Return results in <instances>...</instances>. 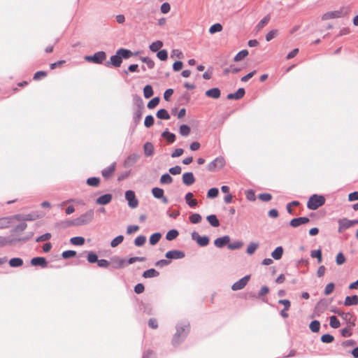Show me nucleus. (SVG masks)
Returning a JSON list of instances; mask_svg holds the SVG:
<instances>
[{"mask_svg": "<svg viewBox=\"0 0 358 358\" xmlns=\"http://www.w3.org/2000/svg\"><path fill=\"white\" fill-rule=\"evenodd\" d=\"M122 59H120V57L119 55H117V53L116 52V54L115 55H113L110 57V61H108L106 62L105 65L106 66H113L114 67H120L121 64H122Z\"/></svg>", "mask_w": 358, "mask_h": 358, "instance_id": "nucleus-14", "label": "nucleus"}, {"mask_svg": "<svg viewBox=\"0 0 358 358\" xmlns=\"http://www.w3.org/2000/svg\"><path fill=\"white\" fill-rule=\"evenodd\" d=\"M358 304V296L352 295V296H347L345 297L344 305L345 306H356Z\"/></svg>", "mask_w": 358, "mask_h": 358, "instance_id": "nucleus-24", "label": "nucleus"}, {"mask_svg": "<svg viewBox=\"0 0 358 358\" xmlns=\"http://www.w3.org/2000/svg\"><path fill=\"white\" fill-rule=\"evenodd\" d=\"M195 182V178L193 173L186 172L182 175V182L187 186L192 185Z\"/></svg>", "mask_w": 358, "mask_h": 358, "instance_id": "nucleus-21", "label": "nucleus"}, {"mask_svg": "<svg viewBox=\"0 0 358 358\" xmlns=\"http://www.w3.org/2000/svg\"><path fill=\"white\" fill-rule=\"evenodd\" d=\"M99 182H100V179L96 177L89 178L87 180V184L89 186H92V187H97L99 185Z\"/></svg>", "mask_w": 358, "mask_h": 358, "instance_id": "nucleus-49", "label": "nucleus"}, {"mask_svg": "<svg viewBox=\"0 0 358 358\" xmlns=\"http://www.w3.org/2000/svg\"><path fill=\"white\" fill-rule=\"evenodd\" d=\"M189 219L192 224H197L201 222V216L199 213H193L189 217Z\"/></svg>", "mask_w": 358, "mask_h": 358, "instance_id": "nucleus-55", "label": "nucleus"}, {"mask_svg": "<svg viewBox=\"0 0 358 358\" xmlns=\"http://www.w3.org/2000/svg\"><path fill=\"white\" fill-rule=\"evenodd\" d=\"M110 265L113 268L120 269L127 266V262L124 259L118 256H113L110 259Z\"/></svg>", "mask_w": 358, "mask_h": 358, "instance_id": "nucleus-10", "label": "nucleus"}, {"mask_svg": "<svg viewBox=\"0 0 358 358\" xmlns=\"http://www.w3.org/2000/svg\"><path fill=\"white\" fill-rule=\"evenodd\" d=\"M193 197L194 194L192 192H188L185 196V201L190 208H195L198 204L197 200L193 199Z\"/></svg>", "mask_w": 358, "mask_h": 358, "instance_id": "nucleus-22", "label": "nucleus"}, {"mask_svg": "<svg viewBox=\"0 0 358 358\" xmlns=\"http://www.w3.org/2000/svg\"><path fill=\"white\" fill-rule=\"evenodd\" d=\"M172 182L173 178L169 173H164L160 178V183L162 185H169Z\"/></svg>", "mask_w": 358, "mask_h": 358, "instance_id": "nucleus-36", "label": "nucleus"}, {"mask_svg": "<svg viewBox=\"0 0 358 358\" xmlns=\"http://www.w3.org/2000/svg\"><path fill=\"white\" fill-rule=\"evenodd\" d=\"M310 220L307 217H300L294 218L290 221V225L292 227H297L300 225L305 224L308 222H309Z\"/></svg>", "mask_w": 358, "mask_h": 358, "instance_id": "nucleus-19", "label": "nucleus"}, {"mask_svg": "<svg viewBox=\"0 0 358 358\" xmlns=\"http://www.w3.org/2000/svg\"><path fill=\"white\" fill-rule=\"evenodd\" d=\"M346 261V259L344 256V255L343 254V252H339L338 253V255H336V262L338 265H342Z\"/></svg>", "mask_w": 358, "mask_h": 358, "instance_id": "nucleus-63", "label": "nucleus"}, {"mask_svg": "<svg viewBox=\"0 0 358 358\" xmlns=\"http://www.w3.org/2000/svg\"><path fill=\"white\" fill-rule=\"evenodd\" d=\"M282 254H283L282 247L278 246L271 252V257L275 260H279L281 259Z\"/></svg>", "mask_w": 358, "mask_h": 358, "instance_id": "nucleus-28", "label": "nucleus"}, {"mask_svg": "<svg viewBox=\"0 0 358 358\" xmlns=\"http://www.w3.org/2000/svg\"><path fill=\"white\" fill-rule=\"evenodd\" d=\"M191 237L201 247H205L209 244V238L206 236H201L196 231H193L191 234Z\"/></svg>", "mask_w": 358, "mask_h": 358, "instance_id": "nucleus-8", "label": "nucleus"}, {"mask_svg": "<svg viewBox=\"0 0 358 358\" xmlns=\"http://www.w3.org/2000/svg\"><path fill=\"white\" fill-rule=\"evenodd\" d=\"M152 195L156 199H160L163 197V195L164 194V191L163 189L159 187H154L152 189Z\"/></svg>", "mask_w": 358, "mask_h": 358, "instance_id": "nucleus-38", "label": "nucleus"}, {"mask_svg": "<svg viewBox=\"0 0 358 358\" xmlns=\"http://www.w3.org/2000/svg\"><path fill=\"white\" fill-rule=\"evenodd\" d=\"M159 97H155L152 99H151L148 103V108L150 109H152L155 108L159 103Z\"/></svg>", "mask_w": 358, "mask_h": 358, "instance_id": "nucleus-60", "label": "nucleus"}, {"mask_svg": "<svg viewBox=\"0 0 358 358\" xmlns=\"http://www.w3.org/2000/svg\"><path fill=\"white\" fill-rule=\"evenodd\" d=\"M143 150L145 156H152L154 155V145L152 143L146 142L143 145Z\"/></svg>", "mask_w": 358, "mask_h": 358, "instance_id": "nucleus-26", "label": "nucleus"}, {"mask_svg": "<svg viewBox=\"0 0 358 358\" xmlns=\"http://www.w3.org/2000/svg\"><path fill=\"white\" fill-rule=\"evenodd\" d=\"M112 198L113 196L110 194H106L99 196L96 200V203L99 205H106L111 201Z\"/></svg>", "mask_w": 358, "mask_h": 358, "instance_id": "nucleus-23", "label": "nucleus"}, {"mask_svg": "<svg viewBox=\"0 0 358 358\" xmlns=\"http://www.w3.org/2000/svg\"><path fill=\"white\" fill-rule=\"evenodd\" d=\"M178 234L179 233L176 229H171L167 232L166 238L168 241H172L175 239L178 236Z\"/></svg>", "mask_w": 358, "mask_h": 358, "instance_id": "nucleus-44", "label": "nucleus"}, {"mask_svg": "<svg viewBox=\"0 0 358 358\" xmlns=\"http://www.w3.org/2000/svg\"><path fill=\"white\" fill-rule=\"evenodd\" d=\"M134 100L137 105V109L134 113L133 120L136 124H138L140 122L143 115L144 104L143 99L140 96H136L134 98Z\"/></svg>", "mask_w": 358, "mask_h": 358, "instance_id": "nucleus-5", "label": "nucleus"}, {"mask_svg": "<svg viewBox=\"0 0 358 358\" xmlns=\"http://www.w3.org/2000/svg\"><path fill=\"white\" fill-rule=\"evenodd\" d=\"M99 260L98 259V256L96 253L93 252H90L87 255V261L91 263V264H93V263H96Z\"/></svg>", "mask_w": 358, "mask_h": 358, "instance_id": "nucleus-57", "label": "nucleus"}, {"mask_svg": "<svg viewBox=\"0 0 358 358\" xmlns=\"http://www.w3.org/2000/svg\"><path fill=\"white\" fill-rule=\"evenodd\" d=\"M335 288V285L333 282H330L327 284L324 288V294L325 295H329L331 294Z\"/></svg>", "mask_w": 358, "mask_h": 358, "instance_id": "nucleus-64", "label": "nucleus"}, {"mask_svg": "<svg viewBox=\"0 0 358 358\" xmlns=\"http://www.w3.org/2000/svg\"><path fill=\"white\" fill-rule=\"evenodd\" d=\"M206 95L208 97L217 99L220 97L221 92L219 88L215 87L207 90Z\"/></svg>", "mask_w": 358, "mask_h": 358, "instance_id": "nucleus-25", "label": "nucleus"}, {"mask_svg": "<svg viewBox=\"0 0 358 358\" xmlns=\"http://www.w3.org/2000/svg\"><path fill=\"white\" fill-rule=\"evenodd\" d=\"M70 242L75 245H83L85 243V238L82 236H75L70 239Z\"/></svg>", "mask_w": 358, "mask_h": 358, "instance_id": "nucleus-41", "label": "nucleus"}, {"mask_svg": "<svg viewBox=\"0 0 358 358\" xmlns=\"http://www.w3.org/2000/svg\"><path fill=\"white\" fill-rule=\"evenodd\" d=\"M140 158V155L136 153L129 155L124 161L123 166L125 168L131 167Z\"/></svg>", "mask_w": 358, "mask_h": 358, "instance_id": "nucleus-12", "label": "nucleus"}, {"mask_svg": "<svg viewBox=\"0 0 358 358\" xmlns=\"http://www.w3.org/2000/svg\"><path fill=\"white\" fill-rule=\"evenodd\" d=\"M230 242V237L228 235L216 238L214 241V245L219 248L224 247L225 245H228Z\"/></svg>", "mask_w": 358, "mask_h": 358, "instance_id": "nucleus-20", "label": "nucleus"}, {"mask_svg": "<svg viewBox=\"0 0 358 358\" xmlns=\"http://www.w3.org/2000/svg\"><path fill=\"white\" fill-rule=\"evenodd\" d=\"M208 222L213 227H217L220 226V221L215 215H210L206 217Z\"/></svg>", "mask_w": 358, "mask_h": 358, "instance_id": "nucleus-31", "label": "nucleus"}, {"mask_svg": "<svg viewBox=\"0 0 358 358\" xmlns=\"http://www.w3.org/2000/svg\"><path fill=\"white\" fill-rule=\"evenodd\" d=\"M125 199L128 201V205L131 208H136L138 205V200L136 199L135 192L132 190L125 192Z\"/></svg>", "mask_w": 358, "mask_h": 358, "instance_id": "nucleus-7", "label": "nucleus"}, {"mask_svg": "<svg viewBox=\"0 0 358 358\" xmlns=\"http://www.w3.org/2000/svg\"><path fill=\"white\" fill-rule=\"evenodd\" d=\"M190 133V127L187 124H182L180 127V134L183 136H187Z\"/></svg>", "mask_w": 358, "mask_h": 358, "instance_id": "nucleus-54", "label": "nucleus"}, {"mask_svg": "<svg viewBox=\"0 0 358 358\" xmlns=\"http://www.w3.org/2000/svg\"><path fill=\"white\" fill-rule=\"evenodd\" d=\"M225 164L224 159L222 157H216L208 165V170L209 171H214L217 169H222Z\"/></svg>", "mask_w": 358, "mask_h": 358, "instance_id": "nucleus-9", "label": "nucleus"}, {"mask_svg": "<svg viewBox=\"0 0 358 358\" xmlns=\"http://www.w3.org/2000/svg\"><path fill=\"white\" fill-rule=\"evenodd\" d=\"M9 264L11 267H19L23 264V260L19 257H14L10 259Z\"/></svg>", "mask_w": 358, "mask_h": 358, "instance_id": "nucleus-35", "label": "nucleus"}, {"mask_svg": "<svg viewBox=\"0 0 358 358\" xmlns=\"http://www.w3.org/2000/svg\"><path fill=\"white\" fill-rule=\"evenodd\" d=\"M154 121H155V120H154V117L152 115H147L145 117V121H144L145 127L147 128L152 127L154 124Z\"/></svg>", "mask_w": 358, "mask_h": 358, "instance_id": "nucleus-56", "label": "nucleus"}, {"mask_svg": "<svg viewBox=\"0 0 358 358\" xmlns=\"http://www.w3.org/2000/svg\"><path fill=\"white\" fill-rule=\"evenodd\" d=\"M258 243H250L247 248V253L250 255L255 253V250L258 248Z\"/></svg>", "mask_w": 358, "mask_h": 358, "instance_id": "nucleus-47", "label": "nucleus"}, {"mask_svg": "<svg viewBox=\"0 0 358 358\" xmlns=\"http://www.w3.org/2000/svg\"><path fill=\"white\" fill-rule=\"evenodd\" d=\"M159 273L154 268H150L145 271L143 273V277L145 278L157 277Z\"/></svg>", "mask_w": 358, "mask_h": 358, "instance_id": "nucleus-30", "label": "nucleus"}, {"mask_svg": "<svg viewBox=\"0 0 358 358\" xmlns=\"http://www.w3.org/2000/svg\"><path fill=\"white\" fill-rule=\"evenodd\" d=\"M124 240V236L122 235H119L115 238H113L110 242V246L112 248H115L119 245Z\"/></svg>", "mask_w": 358, "mask_h": 358, "instance_id": "nucleus-46", "label": "nucleus"}, {"mask_svg": "<svg viewBox=\"0 0 358 358\" xmlns=\"http://www.w3.org/2000/svg\"><path fill=\"white\" fill-rule=\"evenodd\" d=\"M310 257L312 258H317V262H322V251L321 250H315L310 252Z\"/></svg>", "mask_w": 358, "mask_h": 358, "instance_id": "nucleus-48", "label": "nucleus"}, {"mask_svg": "<svg viewBox=\"0 0 358 358\" xmlns=\"http://www.w3.org/2000/svg\"><path fill=\"white\" fill-rule=\"evenodd\" d=\"M190 325L188 322H182L176 325V332L172 339V344L174 346L179 345L187 336L189 332Z\"/></svg>", "mask_w": 358, "mask_h": 358, "instance_id": "nucleus-1", "label": "nucleus"}, {"mask_svg": "<svg viewBox=\"0 0 358 358\" xmlns=\"http://www.w3.org/2000/svg\"><path fill=\"white\" fill-rule=\"evenodd\" d=\"M222 30V26L220 23H215L210 27L209 32L211 34H213L215 33L220 32Z\"/></svg>", "mask_w": 358, "mask_h": 358, "instance_id": "nucleus-53", "label": "nucleus"}, {"mask_svg": "<svg viewBox=\"0 0 358 358\" xmlns=\"http://www.w3.org/2000/svg\"><path fill=\"white\" fill-rule=\"evenodd\" d=\"M157 117L161 120H169L170 115L166 109L162 108L157 113Z\"/></svg>", "mask_w": 358, "mask_h": 358, "instance_id": "nucleus-33", "label": "nucleus"}, {"mask_svg": "<svg viewBox=\"0 0 358 358\" xmlns=\"http://www.w3.org/2000/svg\"><path fill=\"white\" fill-rule=\"evenodd\" d=\"M329 324L334 329H337L341 325L339 320L334 315L329 317Z\"/></svg>", "mask_w": 358, "mask_h": 358, "instance_id": "nucleus-45", "label": "nucleus"}, {"mask_svg": "<svg viewBox=\"0 0 358 358\" xmlns=\"http://www.w3.org/2000/svg\"><path fill=\"white\" fill-rule=\"evenodd\" d=\"M325 203V199L322 195L313 194L308 201L307 208L310 210H317Z\"/></svg>", "mask_w": 358, "mask_h": 358, "instance_id": "nucleus-4", "label": "nucleus"}, {"mask_svg": "<svg viewBox=\"0 0 358 358\" xmlns=\"http://www.w3.org/2000/svg\"><path fill=\"white\" fill-rule=\"evenodd\" d=\"M309 328L311 331L316 333L318 332L320 328V323L318 320H313L310 322Z\"/></svg>", "mask_w": 358, "mask_h": 358, "instance_id": "nucleus-43", "label": "nucleus"}, {"mask_svg": "<svg viewBox=\"0 0 358 358\" xmlns=\"http://www.w3.org/2000/svg\"><path fill=\"white\" fill-rule=\"evenodd\" d=\"M248 55V51L247 50H243L238 52L234 58V62H239L243 60L245 57Z\"/></svg>", "mask_w": 358, "mask_h": 358, "instance_id": "nucleus-39", "label": "nucleus"}, {"mask_svg": "<svg viewBox=\"0 0 358 358\" xmlns=\"http://www.w3.org/2000/svg\"><path fill=\"white\" fill-rule=\"evenodd\" d=\"M143 94L146 99H149L153 95V90L151 85H147L144 87Z\"/></svg>", "mask_w": 358, "mask_h": 358, "instance_id": "nucleus-42", "label": "nucleus"}, {"mask_svg": "<svg viewBox=\"0 0 358 358\" xmlns=\"http://www.w3.org/2000/svg\"><path fill=\"white\" fill-rule=\"evenodd\" d=\"M162 136L166 138L167 143L169 144L173 143L176 141V135L169 132L167 129L162 132Z\"/></svg>", "mask_w": 358, "mask_h": 358, "instance_id": "nucleus-27", "label": "nucleus"}, {"mask_svg": "<svg viewBox=\"0 0 358 358\" xmlns=\"http://www.w3.org/2000/svg\"><path fill=\"white\" fill-rule=\"evenodd\" d=\"M146 241V237L145 236L141 235L138 236L135 240H134V244L137 247L143 246Z\"/></svg>", "mask_w": 358, "mask_h": 358, "instance_id": "nucleus-52", "label": "nucleus"}, {"mask_svg": "<svg viewBox=\"0 0 358 358\" xmlns=\"http://www.w3.org/2000/svg\"><path fill=\"white\" fill-rule=\"evenodd\" d=\"M32 232L27 234L26 236L22 238H13L11 236H0V248L6 245H10L17 242H26L33 236Z\"/></svg>", "mask_w": 358, "mask_h": 358, "instance_id": "nucleus-3", "label": "nucleus"}, {"mask_svg": "<svg viewBox=\"0 0 358 358\" xmlns=\"http://www.w3.org/2000/svg\"><path fill=\"white\" fill-rule=\"evenodd\" d=\"M106 54L103 51H99L94 53L93 55L86 56L85 60L87 62H91L94 64H102V62L106 59Z\"/></svg>", "mask_w": 358, "mask_h": 358, "instance_id": "nucleus-6", "label": "nucleus"}, {"mask_svg": "<svg viewBox=\"0 0 358 358\" xmlns=\"http://www.w3.org/2000/svg\"><path fill=\"white\" fill-rule=\"evenodd\" d=\"M243 243L242 241H237L233 243H229L227 247L230 250H237L241 248L243 246Z\"/></svg>", "mask_w": 358, "mask_h": 358, "instance_id": "nucleus-51", "label": "nucleus"}, {"mask_svg": "<svg viewBox=\"0 0 358 358\" xmlns=\"http://www.w3.org/2000/svg\"><path fill=\"white\" fill-rule=\"evenodd\" d=\"M117 55H120V59L122 60V59H128L132 55V52L131 50L124 49V48H120L117 51Z\"/></svg>", "mask_w": 358, "mask_h": 358, "instance_id": "nucleus-29", "label": "nucleus"}, {"mask_svg": "<svg viewBox=\"0 0 358 358\" xmlns=\"http://www.w3.org/2000/svg\"><path fill=\"white\" fill-rule=\"evenodd\" d=\"M269 20H270V15H267L256 26L257 31H259L262 29H263L264 27V26L269 22Z\"/></svg>", "mask_w": 358, "mask_h": 358, "instance_id": "nucleus-40", "label": "nucleus"}, {"mask_svg": "<svg viewBox=\"0 0 358 358\" xmlns=\"http://www.w3.org/2000/svg\"><path fill=\"white\" fill-rule=\"evenodd\" d=\"M161 237L162 234L159 232L152 234L149 239L150 244L152 245H156L159 241Z\"/></svg>", "mask_w": 358, "mask_h": 358, "instance_id": "nucleus-37", "label": "nucleus"}, {"mask_svg": "<svg viewBox=\"0 0 358 358\" xmlns=\"http://www.w3.org/2000/svg\"><path fill=\"white\" fill-rule=\"evenodd\" d=\"M218 193H219V190L216 187H213L211 189H210L208 191V193H207V196L208 198H211V199H213V198H215L218 195Z\"/></svg>", "mask_w": 358, "mask_h": 358, "instance_id": "nucleus-61", "label": "nucleus"}, {"mask_svg": "<svg viewBox=\"0 0 358 358\" xmlns=\"http://www.w3.org/2000/svg\"><path fill=\"white\" fill-rule=\"evenodd\" d=\"M163 46V43L161 41H156L150 45V50L153 52L159 51V49Z\"/></svg>", "mask_w": 358, "mask_h": 358, "instance_id": "nucleus-34", "label": "nucleus"}, {"mask_svg": "<svg viewBox=\"0 0 358 358\" xmlns=\"http://www.w3.org/2000/svg\"><path fill=\"white\" fill-rule=\"evenodd\" d=\"M94 217V211L93 209L88 210L85 213L82 214L78 217L72 220L71 224H73L74 226H83L86 225L91 222Z\"/></svg>", "mask_w": 358, "mask_h": 358, "instance_id": "nucleus-2", "label": "nucleus"}, {"mask_svg": "<svg viewBox=\"0 0 358 358\" xmlns=\"http://www.w3.org/2000/svg\"><path fill=\"white\" fill-rule=\"evenodd\" d=\"M31 264L34 266H41L42 268H46L48 266V262L46 261L45 257H37L31 259Z\"/></svg>", "mask_w": 358, "mask_h": 358, "instance_id": "nucleus-17", "label": "nucleus"}, {"mask_svg": "<svg viewBox=\"0 0 358 358\" xmlns=\"http://www.w3.org/2000/svg\"><path fill=\"white\" fill-rule=\"evenodd\" d=\"M38 218L39 215L36 213L24 215V221H34Z\"/></svg>", "mask_w": 358, "mask_h": 358, "instance_id": "nucleus-58", "label": "nucleus"}, {"mask_svg": "<svg viewBox=\"0 0 358 358\" xmlns=\"http://www.w3.org/2000/svg\"><path fill=\"white\" fill-rule=\"evenodd\" d=\"M27 227V224L25 222H22L15 227V228L12 231L13 234H20V233L24 231Z\"/></svg>", "mask_w": 358, "mask_h": 358, "instance_id": "nucleus-32", "label": "nucleus"}, {"mask_svg": "<svg viewBox=\"0 0 358 358\" xmlns=\"http://www.w3.org/2000/svg\"><path fill=\"white\" fill-rule=\"evenodd\" d=\"M115 167L116 162H113L111 165L103 169L101 171L102 176L106 179L110 178L115 171Z\"/></svg>", "mask_w": 358, "mask_h": 358, "instance_id": "nucleus-18", "label": "nucleus"}, {"mask_svg": "<svg viewBox=\"0 0 358 358\" xmlns=\"http://www.w3.org/2000/svg\"><path fill=\"white\" fill-rule=\"evenodd\" d=\"M141 60L143 62L146 64L148 69H152L154 68L155 62L151 58L148 57H141Z\"/></svg>", "mask_w": 358, "mask_h": 358, "instance_id": "nucleus-50", "label": "nucleus"}, {"mask_svg": "<svg viewBox=\"0 0 358 358\" xmlns=\"http://www.w3.org/2000/svg\"><path fill=\"white\" fill-rule=\"evenodd\" d=\"M338 232L341 233L343 232L344 230L352 227V223L351 222V220H348L347 218H343V219H340L338 221Z\"/></svg>", "mask_w": 358, "mask_h": 358, "instance_id": "nucleus-15", "label": "nucleus"}, {"mask_svg": "<svg viewBox=\"0 0 358 358\" xmlns=\"http://www.w3.org/2000/svg\"><path fill=\"white\" fill-rule=\"evenodd\" d=\"M334 337L332 335L329 334H324L321 337L322 342H323L324 343H330L332 341H334Z\"/></svg>", "mask_w": 358, "mask_h": 358, "instance_id": "nucleus-62", "label": "nucleus"}, {"mask_svg": "<svg viewBox=\"0 0 358 358\" xmlns=\"http://www.w3.org/2000/svg\"><path fill=\"white\" fill-rule=\"evenodd\" d=\"M157 57L161 61H165L168 58V52L166 50H161L157 53Z\"/></svg>", "mask_w": 358, "mask_h": 358, "instance_id": "nucleus-59", "label": "nucleus"}, {"mask_svg": "<svg viewBox=\"0 0 358 358\" xmlns=\"http://www.w3.org/2000/svg\"><path fill=\"white\" fill-rule=\"evenodd\" d=\"M343 16V13L342 10H334V11H330L324 13L322 19L323 20H327L329 19H334V18H339Z\"/></svg>", "mask_w": 358, "mask_h": 358, "instance_id": "nucleus-16", "label": "nucleus"}, {"mask_svg": "<svg viewBox=\"0 0 358 358\" xmlns=\"http://www.w3.org/2000/svg\"><path fill=\"white\" fill-rule=\"evenodd\" d=\"M250 278V275H247L238 280L237 282H234L231 286V289L234 291L241 290L243 289L246 285L248 283Z\"/></svg>", "mask_w": 358, "mask_h": 358, "instance_id": "nucleus-11", "label": "nucleus"}, {"mask_svg": "<svg viewBox=\"0 0 358 358\" xmlns=\"http://www.w3.org/2000/svg\"><path fill=\"white\" fill-rule=\"evenodd\" d=\"M185 256L184 252L177 250H169L165 255V257L169 259H180L185 257Z\"/></svg>", "mask_w": 358, "mask_h": 358, "instance_id": "nucleus-13", "label": "nucleus"}]
</instances>
